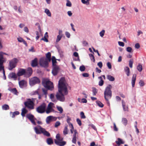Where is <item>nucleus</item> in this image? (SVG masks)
<instances>
[{
  "instance_id": "1",
  "label": "nucleus",
  "mask_w": 146,
  "mask_h": 146,
  "mask_svg": "<svg viewBox=\"0 0 146 146\" xmlns=\"http://www.w3.org/2000/svg\"><path fill=\"white\" fill-rule=\"evenodd\" d=\"M58 87V92L57 93L56 95V98L61 102H64L65 100L64 95H67L68 94L66 80L64 77H62L60 79Z\"/></svg>"
},
{
  "instance_id": "2",
  "label": "nucleus",
  "mask_w": 146,
  "mask_h": 146,
  "mask_svg": "<svg viewBox=\"0 0 146 146\" xmlns=\"http://www.w3.org/2000/svg\"><path fill=\"white\" fill-rule=\"evenodd\" d=\"M111 86L110 84L108 85L106 88L104 92V97L106 101L107 104L109 106L110 105L109 100L111 99L112 96V92L111 90Z\"/></svg>"
},
{
  "instance_id": "3",
  "label": "nucleus",
  "mask_w": 146,
  "mask_h": 146,
  "mask_svg": "<svg viewBox=\"0 0 146 146\" xmlns=\"http://www.w3.org/2000/svg\"><path fill=\"white\" fill-rule=\"evenodd\" d=\"M35 99V98H33L27 99V101L24 103L25 107L29 110L34 109Z\"/></svg>"
},
{
  "instance_id": "4",
  "label": "nucleus",
  "mask_w": 146,
  "mask_h": 146,
  "mask_svg": "<svg viewBox=\"0 0 146 146\" xmlns=\"http://www.w3.org/2000/svg\"><path fill=\"white\" fill-rule=\"evenodd\" d=\"M46 104L44 103H42L36 109V111L38 113L42 114L45 112Z\"/></svg>"
},
{
  "instance_id": "5",
  "label": "nucleus",
  "mask_w": 146,
  "mask_h": 146,
  "mask_svg": "<svg viewBox=\"0 0 146 146\" xmlns=\"http://www.w3.org/2000/svg\"><path fill=\"white\" fill-rule=\"evenodd\" d=\"M42 84L44 87L50 90H52L54 88L52 82L49 80L44 81Z\"/></svg>"
},
{
  "instance_id": "6",
  "label": "nucleus",
  "mask_w": 146,
  "mask_h": 146,
  "mask_svg": "<svg viewBox=\"0 0 146 146\" xmlns=\"http://www.w3.org/2000/svg\"><path fill=\"white\" fill-rule=\"evenodd\" d=\"M18 62L17 59L16 58H14L10 61L9 63V69L10 70H12L13 68H14L16 67Z\"/></svg>"
},
{
  "instance_id": "7",
  "label": "nucleus",
  "mask_w": 146,
  "mask_h": 146,
  "mask_svg": "<svg viewBox=\"0 0 146 146\" xmlns=\"http://www.w3.org/2000/svg\"><path fill=\"white\" fill-rule=\"evenodd\" d=\"M48 61L44 58H41L39 61V64L40 66L44 67L47 68L48 66Z\"/></svg>"
},
{
  "instance_id": "8",
  "label": "nucleus",
  "mask_w": 146,
  "mask_h": 146,
  "mask_svg": "<svg viewBox=\"0 0 146 146\" xmlns=\"http://www.w3.org/2000/svg\"><path fill=\"white\" fill-rule=\"evenodd\" d=\"M40 82L39 79L36 77H34L30 80V83L31 85H33L35 84H38Z\"/></svg>"
},
{
  "instance_id": "9",
  "label": "nucleus",
  "mask_w": 146,
  "mask_h": 146,
  "mask_svg": "<svg viewBox=\"0 0 146 146\" xmlns=\"http://www.w3.org/2000/svg\"><path fill=\"white\" fill-rule=\"evenodd\" d=\"M26 117L31 121L33 125H36V123L35 120H36V119L35 117L33 115L31 114H29L27 115Z\"/></svg>"
},
{
  "instance_id": "10",
  "label": "nucleus",
  "mask_w": 146,
  "mask_h": 146,
  "mask_svg": "<svg viewBox=\"0 0 146 146\" xmlns=\"http://www.w3.org/2000/svg\"><path fill=\"white\" fill-rule=\"evenodd\" d=\"M53 105L54 104L51 102L48 104L47 109H46L45 112L46 113H49L53 110V109L52 108Z\"/></svg>"
},
{
  "instance_id": "11",
  "label": "nucleus",
  "mask_w": 146,
  "mask_h": 146,
  "mask_svg": "<svg viewBox=\"0 0 146 146\" xmlns=\"http://www.w3.org/2000/svg\"><path fill=\"white\" fill-rule=\"evenodd\" d=\"M52 73L54 76H56L57 74L59 71V68L57 65L52 66Z\"/></svg>"
},
{
  "instance_id": "12",
  "label": "nucleus",
  "mask_w": 146,
  "mask_h": 146,
  "mask_svg": "<svg viewBox=\"0 0 146 146\" xmlns=\"http://www.w3.org/2000/svg\"><path fill=\"white\" fill-rule=\"evenodd\" d=\"M25 76L28 77L32 75L33 73V70L31 68H28L27 70H25Z\"/></svg>"
},
{
  "instance_id": "13",
  "label": "nucleus",
  "mask_w": 146,
  "mask_h": 146,
  "mask_svg": "<svg viewBox=\"0 0 146 146\" xmlns=\"http://www.w3.org/2000/svg\"><path fill=\"white\" fill-rule=\"evenodd\" d=\"M39 127H40V131L44 135L48 137L50 136V134L48 132L46 131L45 129L41 127L40 126H39Z\"/></svg>"
},
{
  "instance_id": "14",
  "label": "nucleus",
  "mask_w": 146,
  "mask_h": 146,
  "mask_svg": "<svg viewBox=\"0 0 146 146\" xmlns=\"http://www.w3.org/2000/svg\"><path fill=\"white\" fill-rule=\"evenodd\" d=\"M25 69L21 68L19 70L17 73V75L18 76H21L23 75L25 76Z\"/></svg>"
},
{
  "instance_id": "15",
  "label": "nucleus",
  "mask_w": 146,
  "mask_h": 146,
  "mask_svg": "<svg viewBox=\"0 0 146 146\" xmlns=\"http://www.w3.org/2000/svg\"><path fill=\"white\" fill-rule=\"evenodd\" d=\"M54 143L59 146H63L66 144V142L65 141H58L56 140H54Z\"/></svg>"
},
{
  "instance_id": "16",
  "label": "nucleus",
  "mask_w": 146,
  "mask_h": 146,
  "mask_svg": "<svg viewBox=\"0 0 146 146\" xmlns=\"http://www.w3.org/2000/svg\"><path fill=\"white\" fill-rule=\"evenodd\" d=\"M77 131L76 129H75L74 130V133L73 135V138L72 140V142L74 144H76V143L77 135Z\"/></svg>"
},
{
  "instance_id": "17",
  "label": "nucleus",
  "mask_w": 146,
  "mask_h": 146,
  "mask_svg": "<svg viewBox=\"0 0 146 146\" xmlns=\"http://www.w3.org/2000/svg\"><path fill=\"white\" fill-rule=\"evenodd\" d=\"M3 52H0V66H3V64L5 61V59L3 55Z\"/></svg>"
},
{
  "instance_id": "18",
  "label": "nucleus",
  "mask_w": 146,
  "mask_h": 146,
  "mask_svg": "<svg viewBox=\"0 0 146 146\" xmlns=\"http://www.w3.org/2000/svg\"><path fill=\"white\" fill-rule=\"evenodd\" d=\"M38 64V59L36 58L32 61L31 65L33 67L36 66Z\"/></svg>"
},
{
  "instance_id": "19",
  "label": "nucleus",
  "mask_w": 146,
  "mask_h": 146,
  "mask_svg": "<svg viewBox=\"0 0 146 146\" xmlns=\"http://www.w3.org/2000/svg\"><path fill=\"white\" fill-rule=\"evenodd\" d=\"M136 77V74H133L131 80V84L133 87H134L135 86Z\"/></svg>"
},
{
  "instance_id": "20",
  "label": "nucleus",
  "mask_w": 146,
  "mask_h": 146,
  "mask_svg": "<svg viewBox=\"0 0 146 146\" xmlns=\"http://www.w3.org/2000/svg\"><path fill=\"white\" fill-rule=\"evenodd\" d=\"M122 106L123 110L125 111H128V106L125 105V103L123 100H122Z\"/></svg>"
},
{
  "instance_id": "21",
  "label": "nucleus",
  "mask_w": 146,
  "mask_h": 146,
  "mask_svg": "<svg viewBox=\"0 0 146 146\" xmlns=\"http://www.w3.org/2000/svg\"><path fill=\"white\" fill-rule=\"evenodd\" d=\"M28 112V111L25 108H23L22 109L21 115L23 117L25 116V115Z\"/></svg>"
},
{
  "instance_id": "22",
  "label": "nucleus",
  "mask_w": 146,
  "mask_h": 146,
  "mask_svg": "<svg viewBox=\"0 0 146 146\" xmlns=\"http://www.w3.org/2000/svg\"><path fill=\"white\" fill-rule=\"evenodd\" d=\"M8 90L15 94L17 95V91L16 88H8Z\"/></svg>"
},
{
  "instance_id": "23",
  "label": "nucleus",
  "mask_w": 146,
  "mask_h": 146,
  "mask_svg": "<svg viewBox=\"0 0 146 146\" xmlns=\"http://www.w3.org/2000/svg\"><path fill=\"white\" fill-rule=\"evenodd\" d=\"M19 112L18 111H15L13 112H10V114L12 118H14L15 115H19Z\"/></svg>"
},
{
  "instance_id": "24",
  "label": "nucleus",
  "mask_w": 146,
  "mask_h": 146,
  "mask_svg": "<svg viewBox=\"0 0 146 146\" xmlns=\"http://www.w3.org/2000/svg\"><path fill=\"white\" fill-rule=\"evenodd\" d=\"M56 138L58 141H62L63 140V137L60 135L59 134H57L56 136Z\"/></svg>"
},
{
  "instance_id": "25",
  "label": "nucleus",
  "mask_w": 146,
  "mask_h": 146,
  "mask_svg": "<svg viewBox=\"0 0 146 146\" xmlns=\"http://www.w3.org/2000/svg\"><path fill=\"white\" fill-rule=\"evenodd\" d=\"M118 141H115V143L117 144L118 146H119L121 144H123L124 143V142L120 138L117 139Z\"/></svg>"
},
{
  "instance_id": "26",
  "label": "nucleus",
  "mask_w": 146,
  "mask_h": 146,
  "mask_svg": "<svg viewBox=\"0 0 146 146\" xmlns=\"http://www.w3.org/2000/svg\"><path fill=\"white\" fill-rule=\"evenodd\" d=\"M52 66H57L56 64V63H57V62L56 61V58L54 56H53L52 57Z\"/></svg>"
},
{
  "instance_id": "27",
  "label": "nucleus",
  "mask_w": 146,
  "mask_h": 146,
  "mask_svg": "<svg viewBox=\"0 0 146 146\" xmlns=\"http://www.w3.org/2000/svg\"><path fill=\"white\" fill-rule=\"evenodd\" d=\"M46 58H45V59H46L47 60H48V62H50L51 60V53L50 52H48L46 54Z\"/></svg>"
},
{
  "instance_id": "28",
  "label": "nucleus",
  "mask_w": 146,
  "mask_h": 146,
  "mask_svg": "<svg viewBox=\"0 0 146 146\" xmlns=\"http://www.w3.org/2000/svg\"><path fill=\"white\" fill-rule=\"evenodd\" d=\"M27 83L24 80H22L19 82V85L21 87H23Z\"/></svg>"
},
{
  "instance_id": "29",
  "label": "nucleus",
  "mask_w": 146,
  "mask_h": 146,
  "mask_svg": "<svg viewBox=\"0 0 146 146\" xmlns=\"http://www.w3.org/2000/svg\"><path fill=\"white\" fill-rule=\"evenodd\" d=\"M46 142L48 145H50L53 143V141L52 139L51 138H49L47 139Z\"/></svg>"
},
{
  "instance_id": "30",
  "label": "nucleus",
  "mask_w": 146,
  "mask_h": 146,
  "mask_svg": "<svg viewBox=\"0 0 146 146\" xmlns=\"http://www.w3.org/2000/svg\"><path fill=\"white\" fill-rule=\"evenodd\" d=\"M124 70L127 76H129L130 74V70L129 68L128 67L126 66Z\"/></svg>"
},
{
  "instance_id": "31",
  "label": "nucleus",
  "mask_w": 146,
  "mask_h": 146,
  "mask_svg": "<svg viewBox=\"0 0 146 146\" xmlns=\"http://www.w3.org/2000/svg\"><path fill=\"white\" fill-rule=\"evenodd\" d=\"M121 121L122 123L125 126H126L127 124L128 120L125 118H122Z\"/></svg>"
},
{
  "instance_id": "32",
  "label": "nucleus",
  "mask_w": 146,
  "mask_h": 146,
  "mask_svg": "<svg viewBox=\"0 0 146 146\" xmlns=\"http://www.w3.org/2000/svg\"><path fill=\"white\" fill-rule=\"evenodd\" d=\"M98 78L100 80V81L99 82V85L100 86H102L104 83V81L103 80L102 77V76H100L98 77Z\"/></svg>"
},
{
  "instance_id": "33",
  "label": "nucleus",
  "mask_w": 146,
  "mask_h": 146,
  "mask_svg": "<svg viewBox=\"0 0 146 146\" xmlns=\"http://www.w3.org/2000/svg\"><path fill=\"white\" fill-rule=\"evenodd\" d=\"M107 79L111 81H113L115 80V78L110 75H108L107 76Z\"/></svg>"
},
{
  "instance_id": "34",
  "label": "nucleus",
  "mask_w": 146,
  "mask_h": 146,
  "mask_svg": "<svg viewBox=\"0 0 146 146\" xmlns=\"http://www.w3.org/2000/svg\"><path fill=\"white\" fill-rule=\"evenodd\" d=\"M92 92H93V95L94 96L96 95V94L98 92L97 89L95 88L92 87Z\"/></svg>"
},
{
  "instance_id": "35",
  "label": "nucleus",
  "mask_w": 146,
  "mask_h": 146,
  "mask_svg": "<svg viewBox=\"0 0 146 146\" xmlns=\"http://www.w3.org/2000/svg\"><path fill=\"white\" fill-rule=\"evenodd\" d=\"M71 120V119L68 116L67 117V123L70 126H72V127L73 128V124L71 123L70 121Z\"/></svg>"
},
{
  "instance_id": "36",
  "label": "nucleus",
  "mask_w": 146,
  "mask_h": 146,
  "mask_svg": "<svg viewBox=\"0 0 146 146\" xmlns=\"http://www.w3.org/2000/svg\"><path fill=\"white\" fill-rule=\"evenodd\" d=\"M2 109L4 110H8L9 109V106L7 104H4L2 106Z\"/></svg>"
},
{
  "instance_id": "37",
  "label": "nucleus",
  "mask_w": 146,
  "mask_h": 146,
  "mask_svg": "<svg viewBox=\"0 0 146 146\" xmlns=\"http://www.w3.org/2000/svg\"><path fill=\"white\" fill-rule=\"evenodd\" d=\"M137 69L138 71L140 72H141L142 70V65L139 64L137 66Z\"/></svg>"
},
{
  "instance_id": "38",
  "label": "nucleus",
  "mask_w": 146,
  "mask_h": 146,
  "mask_svg": "<svg viewBox=\"0 0 146 146\" xmlns=\"http://www.w3.org/2000/svg\"><path fill=\"white\" fill-rule=\"evenodd\" d=\"M89 56H90L91 60L93 61V62H95V57L92 54H89Z\"/></svg>"
},
{
  "instance_id": "39",
  "label": "nucleus",
  "mask_w": 146,
  "mask_h": 146,
  "mask_svg": "<svg viewBox=\"0 0 146 146\" xmlns=\"http://www.w3.org/2000/svg\"><path fill=\"white\" fill-rule=\"evenodd\" d=\"M39 126H38V127L40 128V127H39ZM34 129L35 130V131L36 133L37 134H39L41 133V132L40 131V129H38V128L36 127H35L34 128Z\"/></svg>"
},
{
  "instance_id": "40",
  "label": "nucleus",
  "mask_w": 146,
  "mask_h": 146,
  "mask_svg": "<svg viewBox=\"0 0 146 146\" xmlns=\"http://www.w3.org/2000/svg\"><path fill=\"white\" fill-rule=\"evenodd\" d=\"M96 104L98 106L101 108H102L104 106V105L100 101H97L96 102Z\"/></svg>"
},
{
  "instance_id": "41",
  "label": "nucleus",
  "mask_w": 146,
  "mask_h": 146,
  "mask_svg": "<svg viewBox=\"0 0 146 146\" xmlns=\"http://www.w3.org/2000/svg\"><path fill=\"white\" fill-rule=\"evenodd\" d=\"M52 119V116H50L47 117L46 120V123H49L51 121Z\"/></svg>"
},
{
  "instance_id": "42",
  "label": "nucleus",
  "mask_w": 146,
  "mask_h": 146,
  "mask_svg": "<svg viewBox=\"0 0 146 146\" xmlns=\"http://www.w3.org/2000/svg\"><path fill=\"white\" fill-rule=\"evenodd\" d=\"M67 125L65 126L64 128V130L63 131V134L65 135L68 134V127Z\"/></svg>"
},
{
  "instance_id": "43",
  "label": "nucleus",
  "mask_w": 146,
  "mask_h": 146,
  "mask_svg": "<svg viewBox=\"0 0 146 146\" xmlns=\"http://www.w3.org/2000/svg\"><path fill=\"white\" fill-rule=\"evenodd\" d=\"M45 12L46 13V14L48 16L51 17V13L48 9H45Z\"/></svg>"
},
{
  "instance_id": "44",
  "label": "nucleus",
  "mask_w": 146,
  "mask_h": 146,
  "mask_svg": "<svg viewBox=\"0 0 146 146\" xmlns=\"http://www.w3.org/2000/svg\"><path fill=\"white\" fill-rule=\"evenodd\" d=\"M11 78L16 79L17 78V76L15 73L12 72L11 74Z\"/></svg>"
},
{
  "instance_id": "45",
  "label": "nucleus",
  "mask_w": 146,
  "mask_h": 146,
  "mask_svg": "<svg viewBox=\"0 0 146 146\" xmlns=\"http://www.w3.org/2000/svg\"><path fill=\"white\" fill-rule=\"evenodd\" d=\"M133 59H130L129 61V66L130 68H132L133 67Z\"/></svg>"
},
{
  "instance_id": "46",
  "label": "nucleus",
  "mask_w": 146,
  "mask_h": 146,
  "mask_svg": "<svg viewBox=\"0 0 146 146\" xmlns=\"http://www.w3.org/2000/svg\"><path fill=\"white\" fill-rule=\"evenodd\" d=\"M57 108L58 110L60 111V113H61L63 112V109L61 107L57 106Z\"/></svg>"
},
{
  "instance_id": "47",
  "label": "nucleus",
  "mask_w": 146,
  "mask_h": 146,
  "mask_svg": "<svg viewBox=\"0 0 146 146\" xmlns=\"http://www.w3.org/2000/svg\"><path fill=\"white\" fill-rule=\"evenodd\" d=\"M42 90L45 96V97H46L47 94V90L44 88H42Z\"/></svg>"
},
{
  "instance_id": "48",
  "label": "nucleus",
  "mask_w": 146,
  "mask_h": 146,
  "mask_svg": "<svg viewBox=\"0 0 146 146\" xmlns=\"http://www.w3.org/2000/svg\"><path fill=\"white\" fill-rule=\"evenodd\" d=\"M62 37V35H58L57 36L56 42H58L61 39Z\"/></svg>"
},
{
  "instance_id": "49",
  "label": "nucleus",
  "mask_w": 146,
  "mask_h": 146,
  "mask_svg": "<svg viewBox=\"0 0 146 146\" xmlns=\"http://www.w3.org/2000/svg\"><path fill=\"white\" fill-rule=\"evenodd\" d=\"M80 70L82 72L84 71L85 70V67L84 65L81 66L80 67Z\"/></svg>"
},
{
  "instance_id": "50",
  "label": "nucleus",
  "mask_w": 146,
  "mask_h": 146,
  "mask_svg": "<svg viewBox=\"0 0 146 146\" xmlns=\"http://www.w3.org/2000/svg\"><path fill=\"white\" fill-rule=\"evenodd\" d=\"M80 115L81 118L85 119L86 118V117L83 111H82L80 112Z\"/></svg>"
},
{
  "instance_id": "51",
  "label": "nucleus",
  "mask_w": 146,
  "mask_h": 146,
  "mask_svg": "<svg viewBox=\"0 0 146 146\" xmlns=\"http://www.w3.org/2000/svg\"><path fill=\"white\" fill-rule=\"evenodd\" d=\"M105 32V30H102L101 31L100 33V36L101 37H103L104 35Z\"/></svg>"
},
{
  "instance_id": "52",
  "label": "nucleus",
  "mask_w": 146,
  "mask_h": 146,
  "mask_svg": "<svg viewBox=\"0 0 146 146\" xmlns=\"http://www.w3.org/2000/svg\"><path fill=\"white\" fill-rule=\"evenodd\" d=\"M139 84L141 86H143L145 85L144 83L143 80H140Z\"/></svg>"
},
{
  "instance_id": "53",
  "label": "nucleus",
  "mask_w": 146,
  "mask_h": 146,
  "mask_svg": "<svg viewBox=\"0 0 146 146\" xmlns=\"http://www.w3.org/2000/svg\"><path fill=\"white\" fill-rule=\"evenodd\" d=\"M126 50L129 52H131L132 51V48L130 47H128L126 48Z\"/></svg>"
},
{
  "instance_id": "54",
  "label": "nucleus",
  "mask_w": 146,
  "mask_h": 146,
  "mask_svg": "<svg viewBox=\"0 0 146 146\" xmlns=\"http://www.w3.org/2000/svg\"><path fill=\"white\" fill-rule=\"evenodd\" d=\"M76 121L79 126H81L82 125V123L81 121L79 119H77Z\"/></svg>"
},
{
  "instance_id": "55",
  "label": "nucleus",
  "mask_w": 146,
  "mask_h": 146,
  "mask_svg": "<svg viewBox=\"0 0 146 146\" xmlns=\"http://www.w3.org/2000/svg\"><path fill=\"white\" fill-rule=\"evenodd\" d=\"M50 98L52 100L54 101V96L53 94H50Z\"/></svg>"
},
{
  "instance_id": "56",
  "label": "nucleus",
  "mask_w": 146,
  "mask_h": 146,
  "mask_svg": "<svg viewBox=\"0 0 146 146\" xmlns=\"http://www.w3.org/2000/svg\"><path fill=\"white\" fill-rule=\"evenodd\" d=\"M114 125L113 130L114 131H117L118 130V128L117 127L115 123H113Z\"/></svg>"
},
{
  "instance_id": "57",
  "label": "nucleus",
  "mask_w": 146,
  "mask_h": 146,
  "mask_svg": "<svg viewBox=\"0 0 146 146\" xmlns=\"http://www.w3.org/2000/svg\"><path fill=\"white\" fill-rule=\"evenodd\" d=\"M97 65L100 68H101L103 66L102 63L101 62L98 63Z\"/></svg>"
},
{
  "instance_id": "58",
  "label": "nucleus",
  "mask_w": 146,
  "mask_h": 146,
  "mask_svg": "<svg viewBox=\"0 0 146 146\" xmlns=\"http://www.w3.org/2000/svg\"><path fill=\"white\" fill-rule=\"evenodd\" d=\"M66 5L68 7H71L72 6V4L71 2L69 1H68L67 2L66 4Z\"/></svg>"
},
{
  "instance_id": "59",
  "label": "nucleus",
  "mask_w": 146,
  "mask_h": 146,
  "mask_svg": "<svg viewBox=\"0 0 146 146\" xmlns=\"http://www.w3.org/2000/svg\"><path fill=\"white\" fill-rule=\"evenodd\" d=\"M60 125V122L59 121H58L56 122L55 125V127H57L58 126H59Z\"/></svg>"
},
{
  "instance_id": "60",
  "label": "nucleus",
  "mask_w": 146,
  "mask_h": 146,
  "mask_svg": "<svg viewBox=\"0 0 146 146\" xmlns=\"http://www.w3.org/2000/svg\"><path fill=\"white\" fill-rule=\"evenodd\" d=\"M92 49L93 50V51H94V52H97L98 54V55L99 56H100V55L99 54V52L97 50H96L93 47H92Z\"/></svg>"
},
{
  "instance_id": "61",
  "label": "nucleus",
  "mask_w": 146,
  "mask_h": 146,
  "mask_svg": "<svg viewBox=\"0 0 146 146\" xmlns=\"http://www.w3.org/2000/svg\"><path fill=\"white\" fill-rule=\"evenodd\" d=\"M39 92L38 90H37L36 91H34L33 92V95L38 94L39 95Z\"/></svg>"
},
{
  "instance_id": "62",
  "label": "nucleus",
  "mask_w": 146,
  "mask_h": 146,
  "mask_svg": "<svg viewBox=\"0 0 146 146\" xmlns=\"http://www.w3.org/2000/svg\"><path fill=\"white\" fill-rule=\"evenodd\" d=\"M107 66L109 69H110L111 68V65L110 62H108L107 63Z\"/></svg>"
},
{
  "instance_id": "63",
  "label": "nucleus",
  "mask_w": 146,
  "mask_h": 146,
  "mask_svg": "<svg viewBox=\"0 0 146 146\" xmlns=\"http://www.w3.org/2000/svg\"><path fill=\"white\" fill-rule=\"evenodd\" d=\"M24 30L25 32H26L27 33H28L29 32V30L28 28L27 27H24Z\"/></svg>"
},
{
  "instance_id": "64",
  "label": "nucleus",
  "mask_w": 146,
  "mask_h": 146,
  "mask_svg": "<svg viewBox=\"0 0 146 146\" xmlns=\"http://www.w3.org/2000/svg\"><path fill=\"white\" fill-rule=\"evenodd\" d=\"M65 35L68 38H69L70 37V35L69 32H65Z\"/></svg>"
}]
</instances>
